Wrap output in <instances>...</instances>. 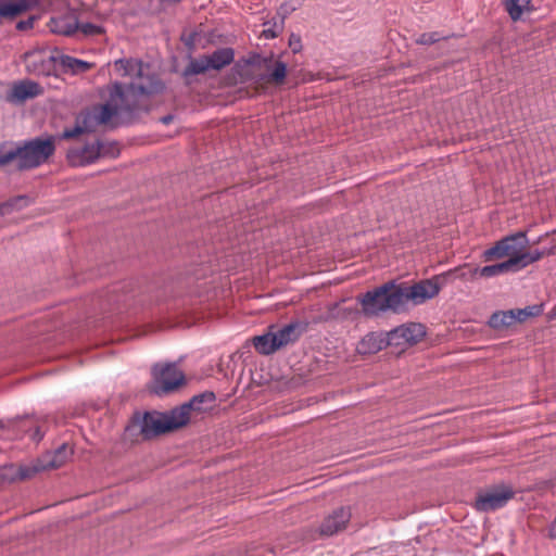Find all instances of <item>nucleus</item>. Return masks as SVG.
Returning a JSON list of instances; mask_svg holds the SVG:
<instances>
[{"instance_id": "nucleus-14", "label": "nucleus", "mask_w": 556, "mask_h": 556, "mask_svg": "<svg viewBox=\"0 0 556 556\" xmlns=\"http://www.w3.org/2000/svg\"><path fill=\"white\" fill-rule=\"evenodd\" d=\"M41 92L42 88L37 83L23 80L12 86L7 99L12 103H21L41 94Z\"/></svg>"}, {"instance_id": "nucleus-18", "label": "nucleus", "mask_w": 556, "mask_h": 556, "mask_svg": "<svg viewBox=\"0 0 556 556\" xmlns=\"http://www.w3.org/2000/svg\"><path fill=\"white\" fill-rule=\"evenodd\" d=\"M513 262H502L494 265H488L484 267H473L469 270L470 277L475 278L477 276L484 277V278H491L495 277L508 271H514L511 269Z\"/></svg>"}, {"instance_id": "nucleus-6", "label": "nucleus", "mask_w": 556, "mask_h": 556, "mask_svg": "<svg viewBox=\"0 0 556 556\" xmlns=\"http://www.w3.org/2000/svg\"><path fill=\"white\" fill-rule=\"evenodd\" d=\"M442 276H435L431 279L421 280L413 286L397 285L399 293L402 298V308H406L407 303L420 305L435 298L442 288Z\"/></svg>"}, {"instance_id": "nucleus-2", "label": "nucleus", "mask_w": 556, "mask_h": 556, "mask_svg": "<svg viewBox=\"0 0 556 556\" xmlns=\"http://www.w3.org/2000/svg\"><path fill=\"white\" fill-rule=\"evenodd\" d=\"M136 91L135 85H129L126 90L121 84H114L110 88V98L105 104L99 106L93 113H87L81 116L83 126L77 124L73 129L64 130L62 138H73L89 129L92 123L106 124L113 117L129 113L136 106L134 100Z\"/></svg>"}, {"instance_id": "nucleus-5", "label": "nucleus", "mask_w": 556, "mask_h": 556, "mask_svg": "<svg viewBox=\"0 0 556 556\" xmlns=\"http://www.w3.org/2000/svg\"><path fill=\"white\" fill-rule=\"evenodd\" d=\"M361 304L364 314L367 316H377L388 311L394 313L403 312L399 286L394 282H388L372 291H368L361 299Z\"/></svg>"}, {"instance_id": "nucleus-12", "label": "nucleus", "mask_w": 556, "mask_h": 556, "mask_svg": "<svg viewBox=\"0 0 556 556\" xmlns=\"http://www.w3.org/2000/svg\"><path fill=\"white\" fill-rule=\"evenodd\" d=\"M425 336V327L421 324L410 323L389 332L388 343L404 349L418 343Z\"/></svg>"}, {"instance_id": "nucleus-27", "label": "nucleus", "mask_w": 556, "mask_h": 556, "mask_svg": "<svg viewBox=\"0 0 556 556\" xmlns=\"http://www.w3.org/2000/svg\"><path fill=\"white\" fill-rule=\"evenodd\" d=\"M50 25L51 30L58 34L71 35L75 30V27L67 24L64 18H52Z\"/></svg>"}, {"instance_id": "nucleus-16", "label": "nucleus", "mask_w": 556, "mask_h": 556, "mask_svg": "<svg viewBox=\"0 0 556 556\" xmlns=\"http://www.w3.org/2000/svg\"><path fill=\"white\" fill-rule=\"evenodd\" d=\"M38 5V0H0V17L13 18Z\"/></svg>"}, {"instance_id": "nucleus-9", "label": "nucleus", "mask_w": 556, "mask_h": 556, "mask_svg": "<svg viewBox=\"0 0 556 556\" xmlns=\"http://www.w3.org/2000/svg\"><path fill=\"white\" fill-rule=\"evenodd\" d=\"M71 455L72 450L66 444H63L52 454H47L43 459H38L33 466L21 467L18 471L20 477L22 479H27L39 471L56 469L63 466Z\"/></svg>"}, {"instance_id": "nucleus-24", "label": "nucleus", "mask_w": 556, "mask_h": 556, "mask_svg": "<svg viewBox=\"0 0 556 556\" xmlns=\"http://www.w3.org/2000/svg\"><path fill=\"white\" fill-rule=\"evenodd\" d=\"M287 75V65L283 62L275 61L267 67V81L281 85Z\"/></svg>"}, {"instance_id": "nucleus-15", "label": "nucleus", "mask_w": 556, "mask_h": 556, "mask_svg": "<svg viewBox=\"0 0 556 556\" xmlns=\"http://www.w3.org/2000/svg\"><path fill=\"white\" fill-rule=\"evenodd\" d=\"M100 155V144L90 143L79 149H71L67 153L68 161L74 166H83L94 162Z\"/></svg>"}, {"instance_id": "nucleus-1", "label": "nucleus", "mask_w": 556, "mask_h": 556, "mask_svg": "<svg viewBox=\"0 0 556 556\" xmlns=\"http://www.w3.org/2000/svg\"><path fill=\"white\" fill-rule=\"evenodd\" d=\"M214 400L213 393L194 396L189 403L174 408L168 413L149 412L134 419L127 428L128 432H137L142 439L149 440L160 434L185 426L190 419V410H200V404L205 400Z\"/></svg>"}, {"instance_id": "nucleus-20", "label": "nucleus", "mask_w": 556, "mask_h": 556, "mask_svg": "<svg viewBox=\"0 0 556 556\" xmlns=\"http://www.w3.org/2000/svg\"><path fill=\"white\" fill-rule=\"evenodd\" d=\"M253 345L254 349L263 355H269L275 353L277 351V345L275 343L273 328L264 334L254 337Z\"/></svg>"}, {"instance_id": "nucleus-33", "label": "nucleus", "mask_w": 556, "mask_h": 556, "mask_svg": "<svg viewBox=\"0 0 556 556\" xmlns=\"http://www.w3.org/2000/svg\"><path fill=\"white\" fill-rule=\"evenodd\" d=\"M290 46L292 47L293 52H298L301 48L300 38L292 35L290 38Z\"/></svg>"}, {"instance_id": "nucleus-36", "label": "nucleus", "mask_w": 556, "mask_h": 556, "mask_svg": "<svg viewBox=\"0 0 556 556\" xmlns=\"http://www.w3.org/2000/svg\"><path fill=\"white\" fill-rule=\"evenodd\" d=\"M172 118L173 117L170 115H168V116L163 117L162 121L164 124H168L172 121Z\"/></svg>"}, {"instance_id": "nucleus-35", "label": "nucleus", "mask_w": 556, "mask_h": 556, "mask_svg": "<svg viewBox=\"0 0 556 556\" xmlns=\"http://www.w3.org/2000/svg\"><path fill=\"white\" fill-rule=\"evenodd\" d=\"M549 533H551L552 538L556 539V519L554 520V522L551 526Z\"/></svg>"}, {"instance_id": "nucleus-31", "label": "nucleus", "mask_w": 556, "mask_h": 556, "mask_svg": "<svg viewBox=\"0 0 556 556\" xmlns=\"http://www.w3.org/2000/svg\"><path fill=\"white\" fill-rule=\"evenodd\" d=\"M527 313V316L528 318L531 317V316H536L541 313V307L540 306H528L526 308H523Z\"/></svg>"}, {"instance_id": "nucleus-37", "label": "nucleus", "mask_w": 556, "mask_h": 556, "mask_svg": "<svg viewBox=\"0 0 556 556\" xmlns=\"http://www.w3.org/2000/svg\"><path fill=\"white\" fill-rule=\"evenodd\" d=\"M137 89H138V91H139L140 93H143V92L146 91V89H144L143 87H141V86H139Z\"/></svg>"}, {"instance_id": "nucleus-23", "label": "nucleus", "mask_w": 556, "mask_h": 556, "mask_svg": "<svg viewBox=\"0 0 556 556\" xmlns=\"http://www.w3.org/2000/svg\"><path fill=\"white\" fill-rule=\"evenodd\" d=\"M59 65L62 66L64 71L70 72L72 74L84 73L91 67V64L88 62L61 53L59 58Z\"/></svg>"}, {"instance_id": "nucleus-30", "label": "nucleus", "mask_w": 556, "mask_h": 556, "mask_svg": "<svg viewBox=\"0 0 556 556\" xmlns=\"http://www.w3.org/2000/svg\"><path fill=\"white\" fill-rule=\"evenodd\" d=\"M513 314H514V317H515V323L519 321H525L528 316H527V313L523 308L521 309H511Z\"/></svg>"}, {"instance_id": "nucleus-32", "label": "nucleus", "mask_w": 556, "mask_h": 556, "mask_svg": "<svg viewBox=\"0 0 556 556\" xmlns=\"http://www.w3.org/2000/svg\"><path fill=\"white\" fill-rule=\"evenodd\" d=\"M279 30L274 28H265L263 30V37L266 39H273L278 36Z\"/></svg>"}, {"instance_id": "nucleus-11", "label": "nucleus", "mask_w": 556, "mask_h": 556, "mask_svg": "<svg viewBox=\"0 0 556 556\" xmlns=\"http://www.w3.org/2000/svg\"><path fill=\"white\" fill-rule=\"evenodd\" d=\"M233 51L230 48L216 50L211 55L194 59L190 62L188 71L191 74H201L208 70H220L233 61Z\"/></svg>"}, {"instance_id": "nucleus-26", "label": "nucleus", "mask_w": 556, "mask_h": 556, "mask_svg": "<svg viewBox=\"0 0 556 556\" xmlns=\"http://www.w3.org/2000/svg\"><path fill=\"white\" fill-rule=\"evenodd\" d=\"M27 204L25 198H16L7 203L0 204V217H5L22 210Z\"/></svg>"}, {"instance_id": "nucleus-29", "label": "nucleus", "mask_w": 556, "mask_h": 556, "mask_svg": "<svg viewBox=\"0 0 556 556\" xmlns=\"http://www.w3.org/2000/svg\"><path fill=\"white\" fill-rule=\"evenodd\" d=\"M79 29L85 35H97V34H100L102 31L100 26L91 24V23H81L79 25Z\"/></svg>"}, {"instance_id": "nucleus-19", "label": "nucleus", "mask_w": 556, "mask_h": 556, "mask_svg": "<svg viewBox=\"0 0 556 556\" xmlns=\"http://www.w3.org/2000/svg\"><path fill=\"white\" fill-rule=\"evenodd\" d=\"M114 65L121 76L141 77L143 74V63L139 60L119 59L115 61Z\"/></svg>"}, {"instance_id": "nucleus-17", "label": "nucleus", "mask_w": 556, "mask_h": 556, "mask_svg": "<svg viewBox=\"0 0 556 556\" xmlns=\"http://www.w3.org/2000/svg\"><path fill=\"white\" fill-rule=\"evenodd\" d=\"M388 343V336L384 338L381 333H367L357 344L356 350L359 354H375L381 351Z\"/></svg>"}, {"instance_id": "nucleus-25", "label": "nucleus", "mask_w": 556, "mask_h": 556, "mask_svg": "<svg viewBox=\"0 0 556 556\" xmlns=\"http://www.w3.org/2000/svg\"><path fill=\"white\" fill-rule=\"evenodd\" d=\"M514 324H515V317H514L511 309L505 311V312L504 311L496 312L490 317V320H489V325L495 329H500L503 327H509Z\"/></svg>"}, {"instance_id": "nucleus-7", "label": "nucleus", "mask_w": 556, "mask_h": 556, "mask_svg": "<svg viewBox=\"0 0 556 556\" xmlns=\"http://www.w3.org/2000/svg\"><path fill=\"white\" fill-rule=\"evenodd\" d=\"M184 383L185 375L175 364L155 365L152 368L151 391L157 395L175 391Z\"/></svg>"}, {"instance_id": "nucleus-22", "label": "nucleus", "mask_w": 556, "mask_h": 556, "mask_svg": "<svg viewBox=\"0 0 556 556\" xmlns=\"http://www.w3.org/2000/svg\"><path fill=\"white\" fill-rule=\"evenodd\" d=\"M513 21L521 18L525 12L531 11L530 0H501Z\"/></svg>"}, {"instance_id": "nucleus-21", "label": "nucleus", "mask_w": 556, "mask_h": 556, "mask_svg": "<svg viewBox=\"0 0 556 556\" xmlns=\"http://www.w3.org/2000/svg\"><path fill=\"white\" fill-rule=\"evenodd\" d=\"M275 343L277 345V350L288 345L289 343L294 342L298 337V326L294 324L287 325L280 329L274 331Z\"/></svg>"}, {"instance_id": "nucleus-13", "label": "nucleus", "mask_w": 556, "mask_h": 556, "mask_svg": "<svg viewBox=\"0 0 556 556\" xmlns=\"http://www.w3.org/2000/svg\"><path fill=\"white\" fill-rule=\"evenodd\" d=\"M351 519V511L348 508H339L334 510L331 515H329L323 521L319 527V534L321 536H331L343 529H345L346 525Z\"/></svg>"}, {"instance_id": "nucleus-4", "label": "nucleus", "mask_w": 556, "mask_h": 556, "mask_svg": "<svg viewBox=\"0 0 556 556\" xmlns=\"http://www.w3.org/2000/svg\"><path fill=\"white\" fill-rule=\"evenodd\" d=\"M55 150L54 139L48 137L45 139H35L24 144V147L9 152L0 157V165H4L15 160L18 168H33L45 163Z\"/></svg>"}, {"instance_id": "nucleus-34", "label": "nucleus", "mask_w": 556, "mask_h": 556, "mask_svg": "<svg viewBox=\"0 0 556 556\" xmlns=\"http://www.w3.org/2000/svg\"><path fill=\"white\" fill-rule=\"evenodd\" d=\"M34 24V18H29L27 21H21L17 23V28L21 30L31 28Z\"/></svg>"}, {"instance_id": "nucleus-10", "label": "nucleus", "mask_w": 556, "mask_h": 556, "mask_svg": "<svg viewBox=\"0 0 556 556\" xmlns=\"http://www.w3.org/2000/svg\"><path fill=\"white\" fill-rule=\"evenodd\" d=\"M59 52L49 50L31 51L26 54V67L35 75H52L59 65Z\"/></svg>"}, {"instance_id": "nucleus-8", "label": "nucleus", "mask_w": 556, "mask_h": 556, "mask_svg": "<svg viewBox=\"0 0 556 556\" xmlns=\"http://www.w3.org/2000/svg\"><path fill=\"white\" fill-rule=\"evenodd\" d=\"M513 496L514 490L509 485H494L478 494L475 507L480 511L496 510L505 506Z\"/></svg>"}, {"instance_id": "nucleus-28", "label": "nucleus", "mask_w": 556, "mask_h": 556, "mask_svg": "<svg viewBox=\"0 0 556 556\" xmlns=\"http://www.w3.org/2000/svg\"><path fill=\"white\" fill-rule=\"evenodd\" d=\"M440 36L438 33H428V34H421L417 39L416 42L419 45H432L440 40Z\"/></svg>"}, {"instance_id": "nucleus-3", "label": "nucleus", "mask_w": 556, "mask_h": 556, "mask_svg": "<svg viewBox=\"0 0 556 556\" xmlns=\"http://www.w3.org/2000/svg\"><path fill=\"white\" fill-rule=\"evenodd\" d=\"M528 238L526 232L519 231L497 241L482 254L485 262L508 257L513 262L511 269L518 271L542 258L543 252L539 250L526 251Z\"/></svg>"}]
</instances>
